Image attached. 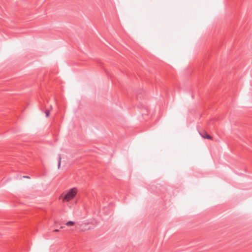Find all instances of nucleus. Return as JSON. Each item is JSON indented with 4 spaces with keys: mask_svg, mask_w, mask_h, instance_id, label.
I'll use <instances>...</instances> for the list:
<instances>
[{
    "mask_svg": "<svg viewBox=\"0 0 252 252\" xmlns=\"http://www.w3.org/2000/svg\"><path fill=\"white\" fill-rule=\"evenodd\" d=\"M77 192V188H73L70 189L64 195L63 201L64 202L69 201L75 196Z\"/></svg>",
    "mask_w": 252,
    "mask_h": 252,
    "instance_id": "f257e3e1",
    "label": "nucleus"
},
{
    "mask_svg": "<svg viewBox=\"0 0 252 252\" xmlns=\"http://www.w3.org/2000/svg\"><path fill=\"white\" fill-rule=\"evenodd\" d=\"M200 134L201 136L204 138L211 140L213 139L212 137L209 135L208 133L205 130H203L202 131L200 132Z\"/></svg>",
    "mask_w": 252,
    "mask_h": 252,
    "instance_id": "f03ea898",
    "label": "nucleus"
},
{
    "mask_svg": "<svg viewBox=\"0 0 252 252\" xmlns=\"http://www.w3.org/2000/svg\"><path fill=\"white\" fill-rule=\"evenodd\" d=\"M75 224V222L73 221H68L66 222L65 224L67 226H73Z\"/></svg>",
    "mask_w": 252,
    "mask_h": 252,
    "instance_id": "7ed1b4c3",
    "label": "nucleus"
},
{
    "mask_svg": "<svg viewBox=\"0 0 252 252\" xmlns=\"http://www.w3.org/2000/svg\"><path fill=\"white\" fill-rule=\"evenodd\" d=\"M50 110H48V109H47L45 111V113L46 114V117H48L49 116V115H50Z\"/></svg>",
    "mask_w": 252,
    "mask_h": 252,
    "instance_id": "20e7f679",
    "label": "nucleus"
},
{
    "mask_svg": "<svg viewBox=\"0 0 252 252\" xmlns=\"http://www.w3.org/2000/svg\"><path fill=\"white\" fill-rule=\"evenodd\" d=\"M61 157L60 155L59 158V161H58V168H59L61 166Z\"/></svg>",
    "mask_w": 252,
    "mask_h": 252,
    "instance_id": "39448f33",
    "label": "nucleus"
},
{
    "mask_svg": "<svg viewBox=\"0 0 252 252\" xmlns=\"http://www.w3.org/2000/svg\"><path fill=\"white\" fill-rule=\"evenodd\" d=\"M23 178H30V177L28 176H24Z\"/></svg>",
    "mask_w": 252,
    "mask_h": 252,
    "instance_id": "423d86ee",
    "label": "nucleus"
},
{
    "mask_svg": "<svg viewBox=\"0 0 252 252\" xmlns=\"http://www.w3.org/2000/svg\"><path fill=\"white\" fill-rule=\"evenodd\" d=\"M58 231H59L58 229H55L54 230V232H58Z\"/></svg>",
    "mask_w": 252,
    "mask_h": 252,
    "instance_id": "0eeeda50",
    "label": "nucleus"
},
{
    "mask_svg": "<svg viewBox=\"0 0 252 252\" xmlns=\"http://www.w3.org/2000/svg\"><path fill=\"white\" fill-rule=\"evenodd\" d=\"M50 109L52 110V105H50Z\"/></svg>",
    "mask_w": 252,
    "mask_h": 252,
    "instance_id": "6e6552de",
    "label": "nucleus"
},
{
    "mask_svg": "<svg viewBox=\"0 0 252 252\" xmlns=\"http://www.w3.org/2000/svg\"><path fill=\"white\" fill-rule=\"evenodd\" d=\"M63 227H63V226H61V228H63Z\"/></svg>",
    "mask_w": 252,
    "mask_h": 252,
    "instance_id": "1a4fd4ad",
    "label": "nucleus"
}]
</instances>
